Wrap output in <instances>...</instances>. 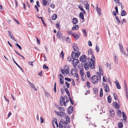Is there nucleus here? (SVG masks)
Masks as SVG:
<instances>
[{
  "label": "nucleus",
  "mask_w": 128,
  "mask_h": 128,
  "mask_svg": "<svg viewBox=\"0 0 128 128\" xmlns=\"http://www.w3.org/2000/svg\"><path fill=\"white\" fill-rule=\"evenodd\" d=\"M114 62L116 64H118V58L116 55H114Z\"/></svg>",
  "instance_id": "34"
},
{
  "label": "nucleus",
  "mask_w": 128,
  "mask_h": 128,
  "mask_svg": "<svg viewBox=\"0 0 128 128\" xmlns=\"http://www.w3.org/2000/svg\"><path fill=\"white\" fill-rule=\"evenodd\" d=\"M62 78H60V83L62 84H64V81L62 80Z\"/></svg>",
  "instance_id": "47"
},
{
  "label": "nucleus",
  "mask_w": 128,
  "mask_h": 128,
  "mask_svg": "<svg viewBox=\"0 0 128 128\" xmlns=\"http://www.w3.org/2000/svg\"><path fill=\"white\" fill-rule=\"evenodd\" d=\"M122 116L123 117L124 120H126V117L125 114L123 112H122Z\"/></svg>",
  "instance_id": "33"
},
{
  "label": "nucleus",
  "mask_w": 128,
  "mask_h": 128,
  "mask_svg": "<svg viewBox=\"0 0 128 128\" xmlns=\"http://www.w3.org/2000/svg\"><path fill=\"white\" fill-rule=\"evenodd\" d=\"M63 99H64V101H66V102H65V103H66V102H68L69 101L68 98L66 96H64V98H63Z\"/></svg>",
  "instance_id": "31"
},
{
  "label": "nucleus",
  "mask_w": 128,
  "mask_h": 128,
  "mask_svg": "<svg viewBox=\"0 0 128 128\" xmlns=\"http://www.w3.org/2000/svg\"><path fill=\"white\" fill-rule=\"evenodd\" d=\"M66 42L68 43H70L71 42V40L70 38L69 37H67L66 38Z\"/></svg>",
  "instance_id": "30"
},
{
  "label": "nucleus",
  "mask_w": 128,
  "mask_h": 128,
  "mask_svg": "<svg viewBox=\"0 0 128 128\" xmlns=\"http://www.w3.org/2000/svg\"><path fill=\"white\" fill-rule=\"evenodd\" d=\"M91 80L92 82L94 84L98 83V78L96 75H94L91 77Z\"/></svg>",
  "instance_id": "3"
},
{
  "label": "nucleus",
  "mask_w": 128,
  "mask_h": 128,
  "mask_svg": "<svg viewBox=\"0 0 128 128\" xmlns=\"http://www.w3.org/2000/svg\"><path fill=\"white\" fill-rule=\"evenodd\" d=\"M80 17L82 20H83L84 19V15L83 13L82 12L80 13L79 15Z\"/></svg>",
  "instance_id": "25"
},
{
  "label": "nucleus",
  "mask_w": 128,
  "mask_h": 128,
  "mask_svg": "<svg viewBox=\"0 0 128 128\" xmlns=\"http://www.w3.org/2000/svg\"><path fill=\"white\" fill-rule=\"evenodd\" d=\"M61 72L62 74H64L65 73L66 74V71L65 70H64V69H62L61 70Z\"/></svg>",
  "instance_id": "46"
},
{
  "label": "nucleus",
  "mask_w": 128,
  "mask_h": 128,
  "mask_svg": "<svg viewBox=\"0 0 128 128\" xmlns=\"http://www.w3.org/2000/svg\"><path fill=\"white\" fill-rule=\"evenodd\" d=\"M50 6L52 8H55V6L53 4H51L50 5Z\"/></svg>",
  "instance_id": "54"
},
{
  "label": "nucleus",
  "mask_w": 128,
  "mask_h": 128,
  "mask_svg": "<svg viewBox=\"0 0 128 128\" xmlns=\"http://www.w3.org/2000/svg\"><path fill=\"white\" fill-rule=\"evenodd\" d=\"M81 75L82 76V77L83 80V81L85 80H86L85 78L86 77V74L84 73L83 74H81Z\"/></svg>",
  "instance_id": "28"
},
{
  "label": "nucleus",
  "mask_w": 128,
  "mask_h": 128,
  "mask_svg": "<svg viewBox=\"0 0 128 128\" xmlns=\"http://www.w3.org/2000/svg\"><path fill=\"white\" fill-rule=\"evenodd\" d=\"M114 110H110V116L113 117L114 116Z\"/></svg>",
  "instance_id": "20"
},
{
  "label": "nucleus",
  "mask_w": 128,
  "mask_h": 128,
  "mask_svg": "<svg viewBox=\"0 0 128 128\" xmlns=\"http://www.w3.org/2000/svg\"><path fill=\"white\" fill-rule=\"evenodd\" d=\"M8 33L9 34L10 36L11 39L12 40H14V41H16V40L14 38L13 36V34L9 30H8Z\"/></svg>",
  "instance_id": "15"
},
{
  "label": "nucleus",
  "mask_w": 128,
  "mask_h": 128,
  "mask_svg": "<svg viewBox=\"0 0 128 128\" xmlns=\"http://www.w3.org/2000/svg\"><path fill=\"white\" fill-rule=\"evenodd\" d=\"M65 79L68 82H70L71 80L70 78H65Z\"/></svg>",
  "instance_id": "53"
},
{
  "label": "nucleus",
  "mask_w": 128,
  "mask_h": 128,
  "mask_svg": "<svg viewBox=\"0 0 128 128\" xmlns=\"http://www.w3.org/2000/svg\"><path fill=\"white\" fill-rule=\"evenodd\" d=\"M12 59L13 60L15 64L18 66V67L20 68V69L22 71H23V69L19 65H18V64L15 62L14 59L13 58H12Z\"/></svg>",
  "instance_id": "21"
},
{
  "label": "nucleus",
  "mask_w": 128,
  "mask_h": 128,
  "mask_svg": "<svg viewBox=\"0 0 128 128\" xmlns=\"http://www.w3.org/2000/svg\"><path fill=\"white\" fill-rule=\"evenodd\" d=\"M86 75L90 79V72L89 71H88L86 72Z\"/></svg>",
  "instance_id": "44"
},
{
  "label": "nucleus",
  "mask_w": 128,
  "mask_h": 128,
  "mask_svg": "<svg viewBox=\"0 0 128 128\" xmlns=\"http://www.w3.org/2000/svg\"><path fill=\"white\" fill-rule=\"evenodd\" d=\"M115 18L117 22L118 23H119L120 22V20L118 19V18L117 16H116V17H115Z\"/></svg>",
  "instance_id": "49"
},
{
  "label": "nucleus",
  "mask_w": 128,
  "mask_h": 128,
  "mask_svg": "<svg viewBox=\"0 0 128 128\" xmlns=\"http://www.w3.org/2000/svg\"><path fill=\"white\" fill-rule=\"evenodd\" d=\"M78 28V25H76L72 27V30H77Z\"/></svg>",
  "instance_id": "22"
},
{
  "label": "nucleus",
  "mask_w": 128,
  "mask_h": 128,
  "mask_svg": "<svg viewBox=\"0 0 128 128\" xmlns=\"http://www.w3.org/2000/svg\"><path fill=\"white\" fill-rule=\"evenodd\" d=\"M102 84L103 86H104L105 91L106 92H109V89L108 85L106 84H104L103 82Z\"/></svg>",
  "instance_id": "8"
},
{
  "label": "nucleus",
  "mask_w": 128,
  "mask_h": 128,
  "mask_svg": "<svg viewBox=\"0 0 128 128\" xmlns=\"http://www.w3.org/2000/svg\"><path fill=\"white\" fill-rule=\"evenodd\" d=\"M92 49H90L88 50V53L89 55L90 54L91 55H92Z\"/></svg>",
  "instance_id": "36"
},
{
  "label": "nucleus",
  "mask_w": 128,
  "mask_h": 128,
  "mask_svg": "<svg viewBox=\"0 0 128 128\" xmlns=\"http://www.w3.org/2000/svg\"><path fill=\"white\" fill-rule=\"evenodd\" d=\"M96 51L98 52H99L100 51L99 48V47H98L97 44L96 45Z\"/></svg>",
  "instance_id": "40"
},
{
  "label": "nucleus",
  "mask_w": 128,
  "mask_h": 128,
  "mask_svg": "<svg viewBox=\"0 0 128 128\" xmlns=\"http://www.w3.org/2000/svg\"><path fill=\"white\" fill-rule=\"evenodd\" d=\"M114 96V98L115 100H116L117 99V96L116 94H113Z\"/></svg>",
  "instance_id": "63"
},
{
  "label": "nucleus",
  "mask_w": 128,
  "mask_h": 128,
  "mask_svg": "<svg viewBox=\"0 0 128 128\" xmlns=\"http://www.w3.org/2000/svg\"><path fill=\"white\" fill-rule=\"evenodd\" d=\"M64 70H65L66 71V74H68L69 73V68L68 66L66 65L64 67Z\"/></svg>",
  "instance_id": "11"
},
{
  "label": "nucleus",
  "mask_w": 128,
  "mask_h": 128,
  "mask_svg": "<svg viewBox=\"0 0 128 128\" xmlns=\"http://www.w3.org/2000/svg\"><path fill=\"white\" fill-rule=\"evenodd\" d=\"M42 2L44 6H46L47 3V1L44 0H42Z\"/></svg>",
  "instance_id": "43"
},
{
  "label": "nucleus",
  "mask_w": 128,
  "mask_h": 128,
  "mask_svg": "<svg viewBox=\"0 0 128 128\" xmlns=\"http://www.w3.org/2000/svg\"><path fill=\"white\" fill-rule=\"evenodd\" d=\"M99 70L100 72V73L102 75H103V73L102 70V67L101 66H100L99 67Z\"/></svg>",
  "instance_id": "23"
},
{
  "label": "nucleus",
  "mask_w": 128,
  "mask_h": 128,
  "mask_svg": "<svg viewBox=\"0 0 128 128\" xmlns=\"http://www.w3.org/2000/svg\"><path fill=\"white\" fill-rule=\"evenodd\" d=\"M73 110V107L72 106H70L68 108V114H70L71 113Z\"/></svg>",
  "instance_id": "12"
},
{
  "label": "nucleus",
  "mask_w": 128,
  "mask_h": 128,
  "mask_svg": "<svg viewBox=\"0 0 128 128\" xmlns=\"http://www.w3.org/2000/svg\"><path fill=\"white\" fill-rule=\"evenodd\" d=\"M78 8H80V10L82 11L85 14V12L82 6L81 5H79L78 6Z\"/></svg>",
  "instance_id": "19"
},
{
  "label": "nucleus",
  "mask_w": 128,
  "mask_h": 128,
  "mask_svg": "<svg viewBox=\"0 0 128 128\" xmlns=\"http://www.w3.org/2000/svg\"><path fill=\"white\" fill-rule=\"evenodd\" d=\"M65 84L66 85V86L68 88H69L70 87V84L67 82H65Z\"/></svg>",
  "instance_id": "50"
},
{
  "label": "nucleus",
  "mask_w": 128,
  "mask_h": 128,
  "mask_svg": "<svg viewBox=\"0 0 128 128\" xmlns=\"http://www.w3.org/2000/svg\"><path fill=\"white\" fill-rule=\"evenodd\" d=\"M126 13L124 10H123L121 12V15L123 16L126 15Z\"/></svg>",
  "instance_id": "24"
},
{
  "label": "nucleus",
  "mask_w": 128,
  "mask_h": 128,
  "mask_svg": "<svg viewBox=\"0 0 128 128\" xmlns=\"http://www.w3.org/2000/svg\"><path fill=\"white\" fill-rule=\"evenodd\" d=\"M43 68L44 69H48V67L45 64H44L43 65Z\"/></svg>",
  "instance_id": "55"
},
{
  "label": "nucleus",
  "mask_w": 128,
  "mask_h": 128,
  "mask_svg": "<svg viewBox=\"0 0 128 128\" xmlns=\"http://www.w3.org/2000/svg\"><path fill=\"white\" fill-rule=\"evenodd\" d=\"M96 10L99 15H101V13L100 8H98L97 5L96 6Z\"/></svg>",
  "instance_id": "16"
},
{
  "label": "nucleus",
  "mask_w": 128,
  "mask_h": 128,
  "mask_svg": "<svg viewBox=\"0 0 128 128\" xmlns=\"http://www.w3.org/2000/svg\"><path fill=\"white\" fill-rule=\"evenodd\" d=\"M115 83L116 85L117 88L118 89H120L121 88V87L118 81V80H116L115 82Z\"/></svg>",
  "instance_id": "17"
},
{
  "label": "nucleus",
  "mask_w": 128,
  "mask_h": 128,
  "mask_svg": "<svg viewBox=\"0 0 128 128\" xmlns=\"http://www.w3.org/2000/svg\"><path fill=\"white\" fill-rule=\"evenodd\" d=\"M57 17V15L56 14H54L52 16V20H55L56 18Z\"/></svg>",
  "instance_id": "27"
},
{
  "label": "nucleus",
  "mask_w": 128,
  "mask_h": 128,
  "mask_svg": "<svg viewBox=\"0 0 128 128\" xmlns=\"http://www.w3.org/2000/svg\"><path fill=\"white\" fill-rule=\"evenodd\" d=\"M103 95V90L102 88H101L100 89V96L101 97H102V96Z\"/></svg>",
  "instance_id": "35"
},
{
  "label": "nucleus",
  "mask_w": 128,
  "mask_h": 128,
  "mask_svg": "<svg viewBox=\"0 0 128 128\" xmlns=\"http://www.w3.org/2000/svg\"><path fill=\"white\" fill-rule=\"evenodd\" d=\"M29 84H28L32 88L34 87V85L32 83L30 82V81H28Z\"/></svg>",
  "instance_id": "39"
},
{
  "label": "nucleus",
  "mask_w": 128,
  "mask_h": 128,
  "mask_svg": "<svg viewBox=\"0 0 128 128\" xmlns=\"http://www.w3.org/2000/svg\"><path fill=\"white\" fill-rule=\"evenodd\" d=\"M16 46L18 47L20 49H22V47L20 46L17 43L16 44Z\"/></svg>",
  "instance_id": "57"
},
{
  "label": "nucleus",
  "mask_w": 128,
  "mask_h": 128,
  "mask_svg": "<svg viewBox=\"0 0 128 128\" xmlns=\"http://www.w3.org/2000/svg\"><path fill=\"white\" fill-rule=\"evenodd\" d=\"M34 62V61H33V62L29 61L28 62V64L32 66H33V65L32 64V63H33V62Z\"/></svg>",
  "instance_id": "59"
},
{
  "label": "nucleus",
  "mask_w": 128,
  "mask_h": 128,
  "mask_svg": "<svg viewBox=\"0 0 128 128\" xmlns=\"http://www.w3.org/2000/svg\"><path fill=\"white\" fill-rule=\"evenodd\" d=\"M119 46L120 49V52L124 50L122 45L121 44L119 43Z\"/></svg>",
  "instance_id": "26"
},
{
  "label": "nucleus",
  "mask_w": 128,
  "mask_h": 128,
  "mask_svg": "<svg viewBox=\"0 0 128 128\" xmlns=\"http://www.w3.org/2000/svg\"><path fill=\"white\" fill-rule=\"evenodd\" d=\"M65 90L67 94L68 95V96L69 97H70V95L69 94V91H68V90L67 88H66L65 89Z\"/></svg>",
  "instance_id": "38"
},
{
  "label": "nucleus",
  "mask_w": 128,
  "mask_h": 128,
  "mask_svg": "<svg viewBox=\"0 0 128 128\" xmlns=\"http://www.w3.org/2000/svg\"><path fill=\"white\" fill-rule=\"evenodd\" d=\"M107 80V78H106L104 76L103 78V80L104 82H106Z\"/></svg>",
  "instance_id": "56"
},
{
  "label": "nucleus",
  "mask_w": 128,
  "mask_h": 128,
  "mask_svg": "<svg viewBox=\"0 0 128 128\" xmlns=\"http://www.w3.org/2000/svg\"><path fill=\"white\" fill-rule=\"evenodd\" d=\"M121 113V110H117V115H118L119 114H120Z\"/></svg>",
  "instance_id": "62"
},
{
  "label": "nucleus",
  "mask_w": 128,
  "mask_h": 128,
  "mask_svg": "<svg viewBox=\"0 0 128 128\" xmlns=\"http://www.w3.org/2000/svg\"><path fill=\"white\" fill-rule=\"evenodd\" d=\"M80 52H75L73 51L72 54V56L73 59L76 58H78L80 55Z\"/></svg>",
  "instance_id": "4"
},
{
  "label": "nucleus",
  "mask_w": 128,
  "mask_h": 128,
  "mask_svg": "<svg viewBox=\"0 0 128 128\" xmlns=\"http://www.w3.org/2000/svg\"><path fill=\"white\" fill-rule=\"evenodd\" d=\"M61 99L60 100V105L62 106L63 105L64 106H66V103H65V101L64 100V99H63V97L61 96Z\"/></svg>",
  "instance_id": "7"
},
{
  "label": "nucleus",
  "mask_w": 128,
  "mask_h": 128,
  "mask_svg": "<svg viewBox=\"0 0 128 128\" xmlns=\"http://www.w3.org/2000/svg\"><path fill=\"white\" fill-rule=\"evenodd\" d=\"M114 105L116 108H117V109H118L119 108V107L117 102H114Z\"/></svg>",
  "instance_id": "29"
},
{
  "label": "nucleus",
  "mask_w": 128,
  "mask_h": 128,
  "mask_svg": "<svg viewBox=\"0 0 128 128\" xmlns=\"http://www.w3.org/2000/svg\"><path fill=\"white\" fill-rule=\"evenodd\" d=\"M87 58L86 56L85 55H82L80 58V60L82 62V65L84 66L85 69L88 70L89 67V64H88L86 60Z\"/></svg>",
  "instance_id": "1"
},
{
  "label": "nucleus",
  "mask_w": 128,
  "mask_h": 128,
  "mask_svg": "<svg viewBox=\"0 0 128 128\" xmlns=\"http://www.w3.org/2000/svg\"><path fill=\"white\" fill-rule=\"evenodd\" d=\"M94 92V93L95 94H96L97 93L98 89L97 88H94L93 90Z\"/></svg>",
  "instance_id": "42"
},
{
  "label": "nucleus",
  "mask_w": 128,
  "mask_h": 128,
  "mask_svg": "<svg viewBox=\"0 0 128 128\" xmlns=\"http://www.w3.org/2000/svg\"><path fill=\"white\" fill-rule=\"evenodd\" d=\"M91 62H89V67L90 69H93L95 68V61L94 60H93V59H95V57L91 55Z\"/></svg>",
  "instance_id": "2"
},
{
  "label": "nucleus",
  "mask_w": 128,
  "mask_h": 128,
  "mask_svg": "<svg viewBox=\"0 0 128 128\" xmlns=\"http://www.w3.org/2000/svg\"><path fill=\"white\" fill-rule=\"evenodd\" d=\"M67 32L68 33V34L70 35L71 34H72L73 33L72 32L71 30H67Z\"/></svg>",
  "instance_id": "45"
},
{
  "label": "nucleus",
  "mask_w": 128,
  "mask_h": 128,
  "mask_svg": "<svg viewBox=\"0 0 128 128\" xmlns=\"http://www.w3.org/2000/svg\"><path fill=\"white\" fill-rule=\"evenodd\" d=\"M120 52H122L123 54L125 57H126V56H128L127 54L125 52L124 50L122 51H121Z\"/></svg>",
  "instance_id": "41"
},
{
  "label": "nucleus",
  "mask_w": 128,
  "mask_h": 128,
  "mask_svg": "<svg viewBox=\"0 0 128 128\" xmlns=\"http://www.w3.org/2000/svg\"><path fill=\"white\" fill-rule=\"evenodd\" d=\"M72 73V75L75 77L78 76V74H76V73Z\"/></svg>",
  "instance_id": "48"
},
{
  "label": "nucleus",
  "mask_w": 128,
  "mask_h": 128,
  "mask_svg": "<svg viewBox=\"0 0 128 128\" xmlns=\"http://www.w3.org/2000/svg\"><path fill=\"white\" fill-rule=\"evenodd\" d=\"M107 99L108 102L110 103L112 101L111 98V96H108V97Z\"/></svg>",
  "instance_id": "37"
},
{
  "label": "nucleus",
  "mask_w": 128,
  "mask_h": 128,
  "mask_svg": "<svg viewBox=\"0 0 128 128\" xmlns=\"http://www.w3.org/2000/svg\"><path fill=\"white\" fill-rule=\"evenodd\" d=\"M40 120L41 123H43L44 122V120L42 118L41 116L40 118Z\"/></svg>",
  "instance_id": "51"
},
{
  "label": "nucleus",
  "mask_w": 128,
  "mask_h": 128,
  "mask_svg": "<svg viewBox=\"0 0 128 128\" xmlns=\"http://www.w3.org/2000/svg\"><path fill=\"white\" fill-rule=\"evenodd\" d=\"M78 22V20L76 18H74L73 19L72 23L74 24H77Z\"/></svg>",
  "instance_id": "18"
},
{
  "label": "nucleus",
  "mask_w": 128,
  "mask_h": 128,
  "mask_svg": "<svg viewBox=\"0 0 128 128\" xmlns=\"http://www.w3.org/2000/svg\"><path fill=\"white\" fill-rule=\"evenodd\" d=\"M65 114L64 112H58L57 113V115L59 116L64 115Z\"/></svg>",
  "instance_id": "13"
},
{
  "label": "nucleus",
  "mask_w": 128,
  "mask_h": 128,
  "mask_svg": "<svg viewBox=\"0 0 128 128\" xmlns=\"http://www.w3.org/2000/svg\"><path fill=\"white\" fill-rule=\"evenodd\" d=\"M84 6H85V8L86 10L88 11V12H89V5L88 3V2H86V4H84Z\"/></svg>",
  "instance_id": "14"
},
{
  "label": "nucleus",
  "mask_w": 128,
  "mask_h": 128,
  "mask_svg": "<svg viewBox=\"0 0 128 128\" xmlns=\"http://www.w3.org/2000/svg\"><path fill=\"white\" fill-rule=\"evenodd\" d=\"M115 2H116V3L118 4L119 6L120 5L119 4V0H114Z\"/></svg>",
  "instance_id": "61"
},
{
  "label": "nucleus",
  "mask_w": 128,
  "mask_h": 128,
  "mask_svg": "<svg viewBox=\"0 0 128 128\" xmlns=\"http://www.w3.org/2000/svg\"><path fill=\"white\" fill-rule=\"evenodd\" d=\"M123 124L122 122H120L118 124L119 128H122L123 127Z\"/></svg>",
  "instance_id": "32"
},
{
  "label": "nucleus",
  "mask_w": 128,
  "mask_h": 128,
  "mask_svg": "<svg viewBox=\"0 0 128 128\" xmlns=\"http://www.w3.org/2000/svg\"><path fill=\"white\" fill-rule=\"evenodd\" d=\"M61 34L59 32H58L57 34V36H58L59 38L61 37Z\"/></svg>",
  "instance_id": "60"
},
{
  "label": "nucleus",
  "mask_w": 128,
  "mask_h": 128,
  "mask_svg": "<svg viewBox=\"0 0 128 128\" xmlns=\"http://www.w3.org/2000/svg\"><path fill=\"white\" fill-rule=\"evenodd\" d=\"M84 72H83V71L82 70H80V75L81 74H84Z\"/></svg>",
  "instance_id": "64"
},
{
  "label": "nucleus",
  "mask_w": 128,
  "mask_h": 128,
  "mask_svg": "<svg viewBox=\"0 0 128 128\" xmlns=\"http://www.w3.org/2000/svg\"><path fill=\"white\" fill-rule=\"evenodd\" d=\"M70 119L69 116H66V121H63V122L64 124H67L70 122Z\"/></svg>",
  "instance_id": "5"
},
{
  "label": "nucleus",
  "mask_w": 128,
  "mask_h": 128,
  "mask_svg": "<svg viewBox=\"0 0 128 128\" xmlns=\"http://www.w3.org/2000/svg\"><path fill=\"white\" fill-rule=\"evenodd\" d=\"M79 61L77 59H74L72 61V64L74 66H76L79 63Z\"/></svg>",
  "instance_id": "9"
},
{
  "label": "nucleus",
  "mask_w": 128,
  "mask_h": 128,
  "mask_svg": "<svg viewBox=\"0 0 128 128\" xmlns=\"http://www.w3.org/2000/svg\"><path fill=\"white\" fill-rule=\"evenodd\" d=\"M59 128H66V124H64L63 122L62 121H60L59 123Z\"/></svg>",
  "instance_id": "6"
},
{
  "label": "nucleus",
  "mask_w": 128,
  "mask_h": 128,
  "mask_svg": "<svg viewBox=\"0 0 128 128\" xmlns=\"http://www.w3.org/2000/svg\"><path fill=\"white\" fill-rule=\"evenodd\" d=\"M45 94L46 96L48 98V97L49 96V94L48 92H45Z\"/></svg>",
  "instance_id": "58"
},
{
  "label": "nucleus",
  "mask_w": 128,
  "mask_h": 128,
  "mask_svg": "<svg viewBox=\"0 0 128 128\" xmlns=\"http://www.w3.org/2000/svg\"><path fill=\"white\" fill-rule=\"evenodd\" d=\"M53 121L54 122L55 124H58L56 118H54L53 119Z\"/></svg>",
  "instance_id": "52"
},
{
  "label": "nucleus",
  "mask_w": 128,
  "mask_h": 128,
  "mask_svg": "<svg viewBox=\"0 0 128 128\" xmlns=\"http://www.w3.org/2000/svg\"><path fill=\"white\" fill-rule=\"evenodd\" d=\"M72 48L76 52H78L79 50V48L76 44H74Z\"/></svg>",
  "instance_id": "10"
}]
</instances>
